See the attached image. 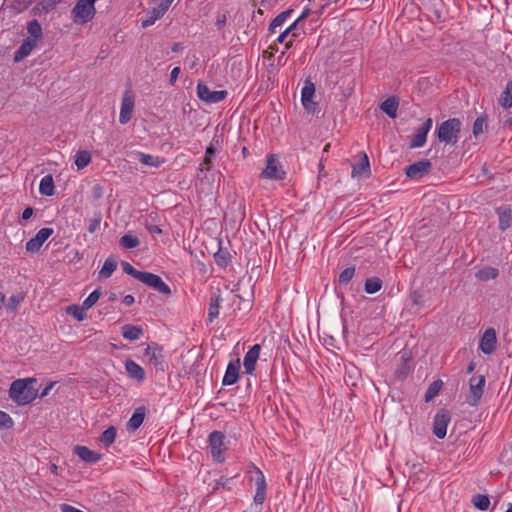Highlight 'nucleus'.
<instances>
[{
	"mask_svg": "<svg viewBox=\"0 0 512 512\" xmlns=\"http://www.w3.org/2000/svg\"><path fill=\"white\" fill-rule=\"evenodd\" d=\"M60 510H61V512H83V511H81L71 505H68V504H61Z\"/></svg>",
	"mask_w": 512,
	"mask_h": 512,
	"instance_id": "obj_56",
	"label": "nucleus"
},
{
	"mask_svg": "<svg viewBox=\"0 0 512 512\" xmlns=\"http://www.w3.org/2000/svg\"><path fill=\"white\" fill-rule=\"evenodd\" d=\"M100 296H101L100 289H96L92 293H90V295L84 300V302L82 304L84 309L88 310L94 304H96V302L99 300Z\"/></svg>",
	"mask_w": 512,
	"mask_h": 512,
	"instance_id": "obj_47",
	"label": "nucleus"
},
{
	"mask_svg": "<svg viewBox=\"0 0 512 512\" xmlns=\"http://www.w3.org/2000/svg\"><path fill=\"white\" fill-rule=\"evenodd\" d=\"M91 161V154L88 151H78L75 155V165L78 169L85 168Z\"/></svg>",
	"mask_w": 512,
	"mask_h": 512,
	"instance_id": "obj_39",
	"label": "nucleus"
},
{
	"mask_svg": "<svg viewBox=\"0 0 512 512\" xmlns=\"http://www.w3.org/2000/svg\"><path fill=\"white\" fill-rule=\"evenodd\" d=\"M240 371V362L236 360L235 362H230L227 366L225 375L223 377L222 383L223 385H233L237 382Z\"/></svg>",
	"mask_w": 512,
	"mask_h": 512,
	"instance_id": "obj_21",
	"label": "nucleus"
},
{
	"mask_svg": "<svg viewBox=\"0 0 512 512\" xmlns=\"http://www.w3.org/2000/svg\"><path fill=\"white\" fill-rule=\"evenodd\" d=\"M433 125L432 118H427L420 127H418L412 136L410 148H419L426 143L427 134Z\"/></svg>",
	"mask_w": 512,
	"mask_h": 512,
	"instance_id": "obj_10",
	"label": "nucleus"
},
{
	"mask_svg": "<svg viewBox=\"0 0 512 512\" xmlns=\"http://www.w3.org/2000/svg\"><path fill=\"white\" fill-rule=\"evenodd\" d=\"M461 130V121L458 118H450L440 124L437 136L440 142L454 145L458 142Z\"/></svg>",
	"mask_w": 512,
	"mask_h": 512,
	"instance_id": "obj_2",
	"label": "nucleus"
},
{
	"mask_svg": "<svg viewBox=\"0 0 512 512\" xmlns=\"http://www.w3.org/2000/svg\"><path fill=\"white\" fill-rule=\"evenodd\" d=\"M134 110V96L131 91H125L123 94L121 109L119 115V122L121 124L128 123L132 118Z\"/></svg>",
	"mask_w": 512,
	"mask_h": 512,
	"instance_id": "obj_11",
	"label": "nucleus"
},
{
	"mask_svg": "<svg viewBox=\"0 0 512 512\" xmlns=\"http://www.w3.org/2000/svg\"><path fill=\"white\" fill-rule=\"evenodd\" d=\"M125 368L130 378L142 382L145 379L144 369L133 360L125 362Z\"/></svg>",
	"mask_w": 512,
	"mask_h": 512,
	"instance_id": "obj_24",
	"label": "nucleus"
},
{
	"mask_svg": "<svg viewBox=\"0 0 512 512\" xmlns=\"http://www.w3.org/2000/svg\"><path fill=\"white\" fill-rule=\"evenodd\" d=\"M500 224H509L512 221V209L504 206L497 208Z\"/></svg>",
	"mask_w": 512,
	"mask_h": 512,
	"instance_id": "obj_45",
	"label": "nucleus"
},
{
	"mask_svg": "<svg viewBox=\"0 0 512 512\" xmlns=\"http://www.w3.org/2000/svg\"><path fill=\"white\" fill-rule=\"evenodd\" d=\"M117 268V262L113 257H108L99 272L100 279L109 278Z\"/></svg>",
	"mask_w": 512,
	"mask_h": 512,
	"instance_id": "obj_31",
	"label": "nucleus"
},
{
	"mask_svg": "<svg viewBox=\"0 0 512 512\" xmlns=\"http://www.w3.org/2000/svg\"><path fill=\"white\" fill-rule=\"evenodd\" d=\"M432 164L430 160L424 159L417 161L406 167L405 173L411 179H418L428 174Z\"/></svg>",
	"mask_w": 512,
	"mask_h": 512,
	"instance_id": "obj_12",
	"label": "nucleus"
},
{
	"mask_svg": "<svg viewBox=\"0 0 512 512\" xmlns=\"http://www.w3.org/2000/svg\"><path fill=\"white\" fill-rule=\"evenodd\" d=\"M382 280L379 277L367 278L364 284V290L367 294H374L382 288Z\"/></svg>",
	"mask_w": 512,
	"mask_h": 512,
	"instance_id": "obj_33",
	"label": "nucleus"
},
{
	"mask_svg": "<svg viewBox=\"0 0 512 512\" xmlns=\"http://www.w3.org/2000/svg\"><path fill=\"white\" fill-rule=\"evenodd\" d=\"M121 266H122L123 271L126 274L134 277L135 279H137L139 281L142 279V277L144 276V274L146 272V271L136 270L129 262H126V261H122Z\"/></svg>",
	"mask_w": 512,
	"mask_h": 512,
	"instance_id": "obj_44",
	"label": "nucleus"
},
{
	"mask_svg": "<svg viewBox=\"0 0 512 512\" xmlns=\"http://www.w3.org/2000/svg\"><path fill=\"white\" fill-rule=\"evenodd\" d=\"M83 305L77 306V305H70L66 308V312L69 315H72L74 318H76L78 321H83L86 317V313Z\"/></svg>",
	"mask_w": 512,
	"mask_h": 512,
	"instance_id": "obj_43",
	"label": "nucleus"
},
{
	"mask_svg": "<svg viewBox=\"0 0 512 512\" xmlns=\"http://www.w3.org/2000/svg\"><path fill=\"white\" fill-rule=\"evenodd\" d=\"M484 376H473L469 381L470 395L467 398V402L471 406H476L480 401L485 386Z\"/></svg>",
	"mask_w": 512,
	"mask_h": 512,
	"instance_id": "obj_6",
	"label": "nucleus"
},
{
	"mask_svg": "<svg viewBox=\"0 0 512 512\" xmlns=\"http://www.w3.org/2000/svg\"><path fill=\"white\" fill-rule=\"evenodd\" d=\"M197 95L202 101L206 103H219L227 97V91H211L207 85L203 83H198Z\"/></svg>",
	"mask_w": 512,
	"mask_h": 512,
	"instance_id": "obj_8",
	"label": "nucleus"
},
{
	"mask_svg": "<svg viewBox=\"0 0 512 512\" xmlns=\"http://www.w3.org/2000/svg\"><path fill=\"white\" fill-rule=\"evenodd\" d=\"M142 334L143 329L140 326L126 324L122 327V336L127 340H138Z\"/></svg>",
	"mask_w": 512,
	"mask_h": 512,
	"instance_id": "obj_25",
	"label": "nucleus"
},
{
	"mask_svg": "<svg viewBox=\"0 0 512 512\" xmlns=\"http://www.w3.org/2000/svg\"><path fill=\"white\" fill-rule=\"evenodd\" d=\"M39 192L45 196H52L55 192L54 180L52 175L44 176L39 185Z\"/></svg>",
	"mask_w": 512,
	"mask_h": 512,
	"instance_id": "obj_29",
	"label": "nucleus"
},
{
	"mask_svg": "<svg viewBox=\"0 0 512 512\" xmlns=\"http://www.w3.org/2000/svg\"><path fill=\"white\" fill-rule=\"evenodd\" d=\"M13 425L12 418L0 410V428H10Z\"/></svg>",
	"mask_w": 512,
	"mask_h": 512,
	"instance_id": "obj_53",
	"label": "nucleus"
},
{
	"mask_svg": "<svg viewBox=\"0 0 512 512\" xmlns=\"http://www.w3.org/2000/svg\"><path fill=\"white\" fill-rule=\"evenodd\" d=\"M35 378L18 379L12 382L9 396L19 405L31 403L37 397V390L33 387Z\"/></svg>",
	"mask_w": 512,
	"mask_h": 512,
	"instance_id": "obj_1",
	"label": "nucleus"
},
{
	"mask_svg": "<svg viewBox=\"0 0 512 512\" xmlns=\"http://www.w3.org/2000/svg\"><path fill=\"white\" fill-rule=\"evenodd\" d=\"M255 483L257 490L266 491L265 477L259 469H256Z\"/></svg>",
	"mask_w": 512,
	"mask_h": 512,
	"instance_id": "obj_51",
	"label": "nucleus"
},
{
	"mask_svg": "<svg viewBox=\"0 0 512 512\" xmlns=\"http://www.w3.org/2000/svg\"><path fill=\"white\" fill-rule=\"evenodd\" d=\"M411 297L415 305H419L421 303V295L418 292H413Z\"/></svg>",
	"mask_w": 512,
	"mask_h": 512,
	"instance_id": "obj_60",
	"label": "nucleus"
},
{
	"mask_svg": "<svg viewBox=\"0 0 512 512\" xmlns=\"http://www.w3.org/2000/svg\"><path fill=\"white\" fill-rule=\"evenodd\" d=\"M54 386V382H50L41 392L40 397L43 398L49 394V391Z\"/></svg>",
	"mask_w": 512,
	"mask_h": 512,
	"instance_id": "obj_58",
	"label": "nucleus"
},
{
	"mask_svg": "<svg viewBox=\"0 0 512 512\" xmlns=\"http://www.w3.org/2000/svg\"><path fill=\"white\" fill-rule=\"evenodd\" d=\"M37 46L34 39H24L20 47L14 52V61L20 62L30 55L33 49Z\"/></svg>",
	"mask_w": 512,
	"mask_h": 512,
	"instance_id": "obj_22",
	"label": "nucleus"
},
{
	"mask_svg": "<svg viewBox=\"0 0 512 512\" xmlns=\"http://www.w3.org/2000/svg\"><path fill=\"white\" fill-rule=\"evenodd\" d=\"M398 105V100L395 97H390L381 103L380 108L390 118H396Z\"/></svg>",
	"mask_w": 512,
	"mask_h": 512,
	"instance_id": "obj_27",
	"label": "nucleus"
},
{
	"mask_svg": "<svg viewBox=\"0 0 512 512\" xmlns=\"http://www.w3.org/2000/svg\"><path fill=\"white\" fill-rule=\"evenodd\" d=\"M214 258H215L216 263L221 267H225L228 264V253L227 252H223V251L219 250L214 255Z\"/></svg>",
	"mask_w": 512,
	"mask_h": 512,
	"instance_id": "obj_52",
	"label": "nucleus"
},
{
	"mask_svg": "<svg viewBox=\"0 0 512 512\" xmlns=\"http://www.w3.org/2000/svg\"><path fill=\"white\" fill-rule=\"evenodd\" d=\"M299 23H300V21H298V19H296L288 28H286V30L289 33H292V39L285 44L286 49H290L292 47L293 41L298 36V34L295 31H296Z\"/></svg>",
	"mask_w": 512,
	"mask_h": 512,
	"instance_id": "obj_50",
	"label": "nucleus"
},
{
	"mask_svg": "<svg viewBox=\"0 0 512 512\" xmlns=\"http://www.w3.org/2000/svg\"><path fill=\"white\" fill-rule=\"evenodd\" d=\"M140 282L144 283L145 285L153 288L157 292L164 294V295H170L171 289L170 287L161 279L160 276L145 272L144 276L140 280Z\"/></svg>",
	"mask_w": 512,
	"mask_h": 512,
	"instance_id": "obj_9",
	"label": "nucleus"
},
{
	"mask_svg": "<svg viewBox=\"0 0 512 512\" xmlns=\"http://www.w3.org/2000/svg\"><path fill=\"white\" fill-rule=\"evenodd\" d=\"M53 234L52 228H42L35 237L26 243V250L30 253H36L40 250L43 243Z\"/></svg>",
	"mask_w": 512,
	"mask_h": 512,
	"instance_id": "obj_13",
	"label": "nucleus"
},
{
	"mask_svg": "<svg viewBox=\"0 0 512 512\" xmlns=\"http://www.w3.org/2000/svg\"><path fill=\"white\" fill-rule=\"evenodd\" d=\"M225 23H226V16H225V15H222L221 17H219V18L217 19L216 25H217L218 27H221V26L225 25Z\"/></svg>",
	"mask_w": 512,
	"mask_h": 512,
	"instance_id": "obj_64",
	"label": "nucleus"
},
{
	"mask_svg": "<svg viewBox=\"0 0 512 512\" xmlns=\"http://www.w3.org/2000/svg\"><path fill=\"white\" fill-rule=\"evenodd\" d=\"M116 428L114 426L108 427L101 435L100 441L105 445L109 446L111 445L116 438Z\"/></svg>",
	"mask_w": 512,
	"mask_h": 512,
	"instance_id": "obj_41",
	"label": "nucleus"
},
{
	"mask_svg": "<svg viewBox=\"0 0 512 512\" xmlns=\"http://www.w3.org/2000/svg\"><path fill=\"white\" fill-rule=\"evenodd\" d=\"M487 128V117L480 116L473 123V135L478 137L481 135Z\"/></svg>",
	"mask_w": 512,
	"mask_h": 512,
	"instance_id": "obj_42",
	"label": "nucleus"
},
{
	"mask_svg": "<svg viewBox=\"0 0 512 512\" xmlns=\"http://www.w3.org/2000/svg\"><path fill=\"white\" fill-rule=\"evenodd\" d=\"M33 215V208L27 207L22 213V219L28 220Z\"/></svg>",
	"mask_w": 512,
	"mask_h": 512,
	"instance_id": "obj_57",
	"label": "nucleus"
},
{
	"mask_svg": "<svg viewBox=\"0 0 512 512\" xmlns=\"http://www.w3.org/2000/svg\"><path fill=\"white\" fill-rule=\"evenodd\" d=\"M96 1L97 0H78L72 9L74 20H79L82 23L91 21L96 13L94 6Z\"/></svg>",
	"mask_w": 512,
	"mask_h": 512,
	"instance_id": "obj_3",
	"label": "nucleus"
},
{
	"mask_svg": "<svg viewBox=\"0 0 512 512\" xmlns=\"http://www.w3.org/2000/svg\"><path fill=\"white\" fill-rule=\"evenodd\" d=\"M215 154H216V148L213 145L208 146L206 149V152H205V157H204L203 163H202V165L206 166L205 167L206 170H210V165L212 164V158L215 156Z\"/></svg>",
	"mask_w": 512,
	"mask_h": 512,
	"instance_id": "obj_49",
	"label": "nucleus"
},
{
	"mask_svg": "<svg viewBox=\"0 0 512 512\" xmlns=\"http://www.w3.org/2000/svg\"><path fill=\"white\" fill-rule=\"evenodd\" d=\"M74 453L86 463H96L101 459V455L90 450L86 446L76 445L74 447Z\"/></svg>",
	"mask_w": 512,
	"mask_h": 512,
	"instance_id": "obj_20",
	"label": "nucleus"
},
{
	"mask_svg": "<svg viewBox=\"0 0 512 512\" xmlns=\"http://www.w3.org/2000/svg\"><path fill=\"white\" fill-rule=\"evenodd\" d=\"M451 420L450 412L446 409L439 410L434 416L433 433L439 438L443 439L446 436L447 426Z\"/></svg>",
	"mask_w": 512,
	"mask_h": 512,
	"instance_id": "obj_7",
	"label": "nucleus"
},
{
	"mask_svg": "<svg viewBox=\"0 0 512 512\" xmlns=\"http://www.w3.org/2000/svg\"><path fill=\"white\" fill-rule=\"evenodd\" d=\"M289 34H290V33L285 29V30H284V31H283V32L278 36L277 41H278L279 43H283V42L286 40V38H287V36H288Z\"/></svg>",
	"mask_w": 512,
	"mask_h": 512,
	"instance_id": "obj_62",
	"label": "nucleus"
},
{
	"mask_svg": "<svg viewBox=\"0 0 512 512\" xmlns=\"http://www.w3.org/2000/svg\"><path fill=\"white\" fill-rule=\"evenodd\" d=\"M57 2L55 0H42L33 9L35 15L41 13H47L56 7Z\"/></svg>",
	"mask_w": 512,
	"mask_h": 512,
	"instance_id": "obj_36",
	"label": "nucleus"
},
{
	"mask_svg": "<svg viewBox=\"0 0 512 512\" xmlns=\"http://www.w3.org/2000/svg\"><path fill=\"white\" fill-rule=\"evenodd\" d=\"M496 344V331L493 328H488L481 337L479 348L484 354L490 355L496 350Z\"/></svg>",
	"mask_w": 512,
	"mask_h": 512,
	"instance_id": "obj_15",
	"label": "nucleus"
},
{
	"mask_svg": "<svg viewBox=\"0 0 512 512\" xmlns=\"http://www.w3.org/2000/svg\"><path fill=\"white\" fill-rule=\"evenodd\" d=\"M146 415V408L144 406H140L135 409L133 415L129 419L127 423V429L129 431L137 430L143 423Z\"/></svg>",
	"mask_w": 512,
	"mask_h": 512,
	"instance_id": "obj_23",
	"label": "nucleus"
},
{
	"mask_svg": "<svg viewBox=\"0 0 512 512\" xmlns=\"http://www.w3.org/2000/svg\"><path fill=\"white\" fill-rule=\"evenodd\" d=\"M498 275H499L498 269L491 267V266H486V267L480 269L475 274L476 278L480 281L492 280V279H495Z\"/></svg>",
	"mask_w": 512,
	"mask_h": 512,
	"instance_id": "obj_32",
	"label": "nucleus"
},
{
	"mask_svg": "<svg viewBox=\"0 0 512 512\" xmlns=\"http://www.w3.org/2000/svg\"><path fill=\"white\" fill-rule=\"evenodd\" d=\"M24 298L25 295L22 292L17 295H12L8 300L7 308L10 311L15 312L17 310L18 305L24 300Z\"/></svg>",
	"mask_w": 512,
	"mask_h": 512,
	"instance_id": "obj_48",
	"label": "nucleus"
},
{
	"mask_svg": "<svg viewBox=\"0 0 512 512\" xmlns=\"http://www.w3.org/2000/svg\"><path fill=\"white\" fill-rule=\"evenodd\" d=\"M221 296L215 295L210 298L209 307H208V322H213L219 315Z\"/></svg>",
	"mask_w": 512,
	"mask_h": 512,
	"instance_id": "obj_30",
	"label": "nucleus"
},
{
	"mask_svg": "<svg viewBox=\"0 0 512 512\" xmlns=\"http://www.w3.org/2000/svg\"><path fill=\"white\" fill-rule=\"evenodd\" d=\"M266 491H261L256 489V494L254 496V501L257 504H262L265 500Z\"/></svg>",
	"mask_w": 512,
	"mask_h": 512,
	"instance_id": "obj_54",
	"label": "nucleus"
},
{
	"mask_svg": "<svg viewBox=\"0 0 512 512\" xmlns=\"http://www.w3.org/2000/svg\"><path fill=\"white\" fill-rule=\"evenodd\" d=\"M148 228H149L150 233H152V234H161L162 233V229L160 228V226H148Z\"/></svg>",
	"mask_w": 512,
	"mask_h": 512,
	"instance_id": "obj_63",
	"label": "nucleus"
},
{
	"mask_svg": "<svg viewBox=\"0 0 512 512\" xmlns=\"http://www.w3.org/2000/svg\"><path fill=\"white\" fill-rule=\"evenodd\" d=\"M262 178L272 180H283L286 176V172L283 170L282 165L273 154H269L266 159V167L261 172Z\"/></svg>",
	"mask_w": 512,
	"mask_h": 512,
	"instance_id": "obj_4",
	"label": "nucleus"
},
{
	"mask_svg": "<svg viewBox=\"0 0 512 512\" xmlns=\"http://www.w3.org/2000/svg\"><path fill=\"white\" fill-rule=\"evenodd\" d=\"M139 161L144 165H147L150 167H155V168L159 167L161 164L164 163L163 158H160L158 156H154L151 154H144V153L139 154Z\"/></svg>",
	"mask_w": 512,
	"mask_h": 512,
	"instance_id": "obj_34",
	"label": "nucleus"
},
{
	"mask_svg": "<svg viewBox=\"0 0 512 512\" xmlns=\"http://www.w3.org/2000/svg\"><path fill=\"white\" fill-rule=\"evenodd\" d=\"M135 299L132 295H126L124 298H123V303L126 305V306H131L133 303H134Z\"/></svg>",
	"mask_w": 512,
	"mask_h": 512,
	"instance_id": "obj_59",
	"label": "nucleus"
},
{
	"mask_svg": "<svg viewBox=\"0 0 512 512\" xmlns=\"http://www.w3.org/2000/svg\"><path fill=\"white\" fill-rule=\"evenodd\" d=\"M442 386L443 382L441 380H436L432 382L426 391L425 401L430 402L431 400H433L440 392Z\"/></svg>",
	"mask_w": 512,
	"mask_h": 512,
	"instance_id": "obj_37",
	"label": "nucleus"
},
{
	"mask_svg": "<svg viewBox=\"0 0 512 512\" xmlns=\"http://www.w3.org/2000/svg\"><path fill=\"white\" fill-rule=\"evenodd\" d=\"M173 1L174 0H161L158 7L152 9L150 16L142 21V27L147 28L153 25L157 19L161 18L166 13Z\"/></svg>",
	"mask_w": 512,
	"mask_h": 512,
	"instance_id": "obj_17",
	"label": "nucleus"
},
{
	"mask_svg": "<svg viewBox=\"0 0 512 512\" xmlns=\"http://www.w3.org/2000/svg\"><path fill=\"white\" fill-rule=\"evenodd\" d=\"M309 14H310V9L309 8L304 9V11L301 13V15L297 18L298 21L302 22L309 16Z\"/></svg>",
	"mask_w": 512,
	"mask_h": 512,
	"instance_id": "obj_61",
	"label": "nucleus"
},
{
	"mask_svg": "<svg viewBox=\"0 0 512 512\" xmlns=\"http://www.w3.org/2000/svg\"><path fill=\"white\" fill-rule=\"evenodd\" d=\"M354 275H355V267L354 266L347 267L339 275V278H338L339 284L347 285L352 280Z\"/></svg>",
	"mask_w": 512,
	"mask_h": 512,
	"instance_id": "obj_46",
	"label": "nucleus"
},
{
	"mask_svg": "<svg viewBox=\"0 0 512 512\" xmlns=\"http://www.w3.org/2000/svg\"><path fill=\"white\" fill-rule=\"evenodd\" d=\"M260 350L261 346L259 344H255L245 354L243 365L247 374H252L254 372Z\"/></svg>",
	"mask_w": 512,
	"mask_h": 512,
	"instance_id": "obj_19",
	"label": "nucleus"
},
{
	"mask_svg": "<svg viewBox=\"0 0 512 512\" xmlns=\"http://www.w3.org/2000/svg\"><path fill=\"white\" fill-rule=\"evenodd\" d=\"M140 244L139 239L131 234H125L119 240V245L125 249L136 248Z\"/></svg>",
	"mask_w": 512,
	"mask_h": 512,
	"instance_id": "obj_38",
	"label": "nucleus"
},
{
	"mask_svg": "<svg viewBox=\"0 0 512 512\" xmlns=\"http://www.w3.org/2000/svg\"><path fill=\"white\" fill-rule=\"evenodd\" d=\"M225 436L220 431H213L209 435V448L213 459L219 463L224 461L223 452L226 447L224 444Z\"/></svg>",
	"mask_w": 512,
	"mask_h": 512,
	"instance_id": "obj_5",
	"label": "nucleus"
},
{
	"mask_svg": "<svg viewBox=\"0 0 512 512\" xmlns=\"http://www.w3.org/2000/svg\"><path fill=\"white\" fill-rule=\"evenodd\" d=\"M498 103L503 109H510L512 107V80L507 82L505 89L498 99Z\"/></svg>",
	"mask_w": 512,
	"mask_h": 512,
	"instance_id": "obj_26",
	"label": "nucleus"
},
{
	"mask_svg": "<svg viewBox=\"0 0 512 512\" xmlns=\"http://www.w3.org/2000/svg\"><path fill=\"white\" fill-rule=\"evenodd\" d=\"M180 71H181L180 67H175L172 69V71L170 73V83L171 84H174L177 81Z\"/></svg>",
	"mask_w": 512,
	"mask_h": 512,
	"instance_id": "obj_55",
	"label": "nucleus"
},
{
	"mask_svg": "<svg viewBox=\"0 0 512 512\" xmlns=\"http://www.w3.org/2000/svg\"><path fill=\"white\" fill-rule=\"evenodd\" d=\"M292 12L293 9H288L278 14L269 24V32L274 33L276 28L282 26Z\"/></svg>",
	"mask_w": 512,
	"mask_h": 512,
	"instance_id": "obj_35",
	"label": "nucleus"
},
{
	"mask_svg": "<svg viewBox=\"0 0 512 512\" xmlns=\"http://www.w3.org/2000/svg\"><path fill=\"white\" fill-rule=\"evenodd\" d=\"M361 160L352 167L353 178H368L371 175L370 163L366 153H361Z\"/></svg>",
	"mask_w": 512,
	"mask_h": 512,
	"instance_id": "obj_18",
	"label": "nucleus"
},
{
	"mask_svg": "<svg viewBox=\"0 0 512 512\" xmlns=\"http://www.w3.org/2000/svg\"><path fill=\"white\" fill-rule=\"evenodd\" d=\"M472 503L477 509L485 511L489 508L490 500L487 495L476 494L473 496Z\"/></svg>",
	"mask_w": 512,
	"mask_h": 512,
	"instance_id": "obj_40",
	"label": "nucleus"
},
{
	"mask_svg": "<svg viewBox=\"0 0 512 512\" xmlns=\"http://www.w3.org/2000/svg\"><path fill=\"white\" fill-rule=\"evenodd\" d=\"M315 94V86L313 83L307 81L302 88L301 101L302 105L310 113H314L317 108V103L313 101Z\"/></svg>",
	"mask_w": 512,
	"mask_h": 512,
	"instance_id": "obj_14",
	"label": "nucleus"
},
{
	"mask_svg": "<svg viewBox=\"0 0 512 512\" xmlns=\"http://www.w3.org/2000/svg\"><path fill=\"white\" fill-rule=\"evenodd\" d=\"M27 32L29 34V37H27V38L34 39V42L36 44L43 37L42 27H41L40 23L38 22V20H36V19L28 22Z\"/></svg>",
	"mask_w": 512,
	"mask_h": 512,
	"instance_id": "obj_28",
	"label": "nucleus"
},
{
	"mask_svg": "<svg viewBox=\"0 0 512 512\" xmlns=\"http://www.w3.org/2000/svg\"><path fill=\"white\" fill-rule=\"evenodd\" d=\"M144 355L148 358L150 365H153L157 370L164 371V356L162 349L158 345H149L145 349Z\"/></svg>",
	"mask_w": 512,
	"mask_h": 512,
	"instance_id": "obj_16",
	"label": "nucleus"
}]
</instances>
